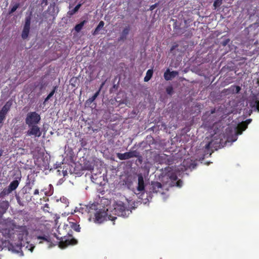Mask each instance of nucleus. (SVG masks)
<instances>
[{
    "instance_id": "43",
    "label": "nucleus",
    "mask_w": 259,
    "mask_h": 259,
    "mask_svg": "<svg viewBox=\"0 0 259 259\" xmlns=\"http://www.w3.org/2000/svg\"><path fill=\"white\" fill-rule=\"evenodd\" d=\"M42 22H43V20H41L39 22V24H42Z\"/></svg>"
},
{
    "instance_id": "14",
    "label": "nucleus",
    "mask_w": 259,
    "mask_h": 259,
    "mask_svg": "<svg viewBox=\"0 0 259 259\" xmlns=\"http://www.w3.org/2000/svg\"><path fill=\"white\" fill-rule=\"evenodd\" d=\"M152 191L153 192L157 193L160 192V190L162 189V185L160 182H156L152 184Z\"/></svg>"
},
{
    "instance_id": "47",
    "label": "nucleus",
    "mask_w": 259,
    "mask_h": 259,
    "mask_svg": "<svg viewBox=\"0 0 259 259\" xmlns=\"http://www.w3.org/2000/svg\"><path fill=\"white\" fill-rule=\"evenodd\" d=\"M69 237H72V235H70Z\"/></svg>"
},
{
    "instance_id": "40",
    "label": "nucleus",
    "mask_w": 259,
    "mask_h": 259,
    "mask_svg": "<svg viewBox=\"0 0 259 259\" xmlns=\"http://www.w3.org/2000/svg\"><path fill=\"white\" fill-rule=\"evenodd\" d=\"M256 108L259 111V101H256Z\"/></svg>"
},
{
    "instance_id": "18",
    "label": "nucleus",
    "mask_w": 259,
    "mask_h": 259,
    "mask_svg": "<svg viewBox=\"0 0 259 259\" xmlns=\"http://www.w3.org/2000/svg\"><path fill=\"white\" fill-rule=\"evenodd\" d=\"M251 119L246 120L244 122H242L238 125V128H240L241 131H244L247 128V125L251 122Z\"/></svg>"
},
{
    "instance_id": "41",
    "label": "nucleus",
    "mask_w": 259,
    "mask_h": 259,
    "mask_svg": "<svg viewBox=\"0 0 259 259\" xmlns=\"http://www.w3.org/2000/svg\"><path fill=\"white\" fill-rule=\"evenodd\" d=\"M214 112H215V109H213V110H211V113H212H212H214Z\"/></svg>"
},
{
    "instance_id": "7",
    "label": "nucleus",
    "mask_w": 259,
    "mask_h": 259,
    "mask_svg": "<svg viewBox=\"0 0 259 259\" xmlns=\"http://www.w3.org/2000/svg\"><path fill=\"white\" fill-rule=\"evenodd\" d=\"M115 213L119 216L126 217L129 214V210L123 204H118L114 208Z\"/></svg>"
},
{
    "instance_id": "6",
    "label": "nucleus",
    "mask_w": 259,
    "mask_h": 259,
    "mask_svg": "<svg viewBox=\"0 0 259 259\" xmlns=\"http://www.w3.org/2000/svg\"><path fill=\"white\" fill-rule=\"evenodd\" d=\"M14 228L18 231L19 241L23 240L24 237H26L28 236V232L26 226L15 225Z\"/></svg>"
},
{
    "instance_id": "28",
    "label": "nucleus",
    "mask_w": 259,
    "mask_h": 259,
    "mask_svg": "<svg viewBox=\"0 0 259 259\" xmlns=\"http://www.w3.org/2000/svg\"><path fill=\"white\" fill-rule=\"evenodd\" d=\"M223 0H215L213 3V7H214V9L219 7L222 4Z\"/></svg>"
},
{
    "instance_id": "3",
    "label": "nucleus",
    "mask_w": 259,
    "mask_h": 259,
    "mask_svg": "<svg viewBox=\"0 0 259 259\" xmlns=\"http://www.w3.org/2000/svg\"><path fill=\"white\" fill-rule=\"evenodd\" d=\"M57 238L60 240L59 246L62 248H65L69 245H75L77 243L75 239L66 238V236L61 237L60 238L57 237Z\"/></svg>"
},
{
    "instance_id": "37",
    "label": "nucleus",
    "mask_w": 259,
    "mask_h": 259,
    "mask_svg": "<svg viewBox=\"0 0 259 259\" xmlns=\"http://www.w3.org/2000/svg\"><path fill=\"white\" fill-rule=\"evenodd\" d=\"M241 90V88L239 86H236L235 87V92L236 93H238Z\"/></svg>"
},
{
    "instance_id": "44",
    "label": "nucleus",
    "mask_w": 259,
    "mask_h": 259,
    "mask_svg": "<svg viewBox=\"0 0 259 259\" xmlns=\"http://www.w3.org/2000/svg\"><path fill=\"white\" fill-rule=\"evenodd\" d=\"M237 133L238 134H241L242 133V131H240V132L238 131Z\"/></svg>"
},
{
    "instance_id": "21",
    "label": "nucleus",
    "mask_w": 259,
    "mask_h": 259,
    "mask_svg": "<svg viewBox=\"0 0 259 259\" xmlns=\"http://www.w3.org/2000/svg\"><path fill=\"white\" fill-rule=\"evenodd\" d=\"M31 17V16H26L25 19V24L23 27L30 29Z\"/></svg>"
},
{
    "instance_id": "35",
    "label": "nucleus",
    "mask_w": 259,
    "mask_h": 259,
    "mask_svg": "<svg viewBox=\"0 0 259 259\" xmlns=\"http://www.w3.org/2000/svg\"><path fill=\"white\" fill-rule=\"evenodd\" d=\"M212 141L211 142H209V143H208L205 146V149H209L210 147H211V145H212Z\"/></svg>"
},
{
    "instance_id": "38",
    "label": "nucleus",
    "mask_w": 259,
    "mask_h": 259,
    "mask_svg": "<svg viewBox=\"0 0 259 259\" xmlns=\"http://www.w3.org/2000/svg\"><path fill=\"white\" fill-rule=\"evenodd\" d=\"M182 182L180 180L177 181V186L181 187L182 185Z\"/></svg>"
},
{
    "instance_id": "27",
    "label": "nucleus",
    "mask_w": 259,
    "mask_h": 259,
    "mask_svg": "<svg viewBox=\"0 0 259 259\" xmlns=\"http://www.w3.org/2000/svg\"><path fill=\"white\" fill-rule=\"evenodd\" d=\"M57 89V87H55L53 90L49 93V94L47 96L45 100V102L48 101L54 94L56 92Z\"/></svg>"
},
{
    "instance_id": "33",
    "label": "nucleus",
    "mask_w": 259,
    "mask_h": 259,
    "mask_svg": "<svg viewBox=\"0 0 259 259\" xmlns=\"http://www.w3.org/2000/svg\"><path fill=\"white\" fill-rule=\"evenodd\" d=\"M230 39H229V38L226 39L222 42V45L223 46H226V45H227L228 44V43L230 42Z\"/></svg>"
},
{
    "instance_id": "10",
    "label": "nucleus",
    "mask_w": 259,
    "mask_h": 259,
    "mask_svg": "<svg viewBox=\"0 0 259 259\" xmlns=\"http://www.w3.org/2000/svg\"><path fill=\"white\" fill-rule=\"evenodd\" d=\"M145 184L144 181V178L142 175L138 176V183L137 187V191L139 192H142L145 190Z\"/></svg>"
},
{
    "instance_id": "46",
    "label": "nucleus",
    "mask_w": 259,
    "mask_h": 259,
    "mask_svg": "<svg viewBox=\"0 0 259 259\" xmlns=\"http://www.w3.org/2000/svg\"><path fill=\"white\" fill-rule=\"evenodd\" d=\"M42 242H43V241H40L39 242V243H42Z\"/></svg>"
},
{
    "instance_id": "8",
    "label": "nucleus",
    "mask_w": 259,
    "mask_h": 259,
    "mask_svg": "<svg viewBox=\"0 0 259 259\" xmlns=\"http://www.w3.org/2000/svg\"><path fill=\"white\" fill-rule=\"evenodd\" d=\"M178 74V72L177 71H170L168 69L164 73V77L166 80H171L172 78L175 77Z\"/></svg>"
},
{
    "instance_id": "42",
    "label": "nucleus",
    "mask_w": 259,
    "mask_h": 259,
    "mask_svg": "<svg viewBox=\"0 0 259 259\" xmlns=\"http://www.w3.org/2000/svg\"><path fill=\"white\" fill-rule=\"evenodd\" d=\"M34 247H31V248L30 249V251L32 252L33 251V249H34Z\"/></svg>"
},
{
    "instance_id": "32",
    "label": "nucleus",
    "mask_w": 259,
    "mask_h": 259,
    "mask_svg": "<svg viewBox=\"0 0 259 259\" xmlns=\"http://www.w3.org/2000/svg\"><path fill=\"white\" fill-rule=\"evenodd\" d=\"M174 30L177 34H182L184 33L183 31H181V29L180 28H177L176 26L174 27Z\"/></svg>"
},
{
    "instance_id": "1",
    "label": "nucleus",
    "mask_w": 259,
    "mask_h": 259,
    "mask_svg": "<svg viewBox=\"0 0 259 259\" xmlns=\"http://www.w3.org/2000/svg\"><path fill=\"white\" fill-rule=\"evenodd\" d=\"M95 222L98 223H101L104 221L107 220V218L109 220L114 221L116 219V217H113L111 215H108L107 213L104 209H99L94 214Z\"/></svg>"
},
{
    "instance_id": "2",
    "label": "nucleus",
    "mask_w": 259,
    "mask_h": 259,
    "mask_svg": "<svg viewBox=\"0 0 259 259\" xmlns=\"http://www.w3.org/2000/svg\"><path fill=\"white\" fill-rule=\"evenodd\" d=\"M41 118L40 115L35 111L30 112L27 113L25 123L28 126L37 124L40 121Z\"/></svg>"
},
{
    "instance_id": "22",
    "label": "nucleus",
    "mask_w": 259,
    "mask_h": 259,
    "mask_svg": "<svg viewBox=\"0 0 259 259\" xmlns=\"http://www.w3.org/2000/svg\"><path fill=\"white\" fill-rule=\"evenodd\" d=\"M104 25V21H100L98 26L96 27L94 32L93 33V35L97 34L99 33V31L100 30V29L102 28V27H103Z\"/></svg>"
},
{
    "instance_id": "20",
    "label": "nucleus",
    "mask_w": 259,
    "mask_h": 259,
    "mask_svg": "<svg viewBox=\"0 0 259 259\" xmlns=\"http://www.w3.org/2000/svg\"><path fill=\"white\" fill-rule=\"evenodd\" d=\"M130 31V27L129 26H127L123 29L122 32V35L120 37L119 40H123L126 38L127 35L128 34Z\"/></svg>"
},
{
    "instance_id": "19",
    "label": "nucleus",
    "mask_w": 259,
    "mask_h": 259,
    "mask_svg": "<svg viewBox=\"0 0 259 259\" xmlns=\"http://www.w3.org/2000/svg\"><path fill=\"white\" fill-rule=\"evenodd\" d=\"M87 22V21L83 20L81 21L80 23L76 24L74 27V30L77 32H79L82 29L84 25Z\"/></svg>"
},
{
    "instance_id": "4",
    "label": "nucleus",
    "mask_w": 259,
    "mask_h": 259,
    "mask_svg": "<svg viewBox=\"0 0 259 259\" xmlns=\"http://www.w3.org/2000/svg\"><path fill=\"white\" fill-rule=\"evenodd\" d=\"M139 153L137 150H133L124 153H117L116 156L119 159L123 160L132 158L137 157L139 156Z\"/></svg>"
},
{
    "instance_id": "29",
    "label": "nucleus",
    "mask_w": 259,
    "mask_h": 259,
    "mask_svg": "<svg viewBox=\"0 0 259 259\" xmlns=\"http://www.w3.org/2000/svg\"><path fill=\"white\" fill-rule=\"evenodd\" d=\"M12 192L11 191V190L9 189V188L8 187L7 188H5L3 191L2 192H1V195L2 196H5V195H9V194H10Z\"/></svg>"
},
{
    "instance_id": "23",
    "label": "nucleus",
    "mask_w": 259,
    "mask_h": 259,
    "mask_svg": "<svg viewBox=\"0 0 259 259\" xmlns=\"http://www.w3.org/2000/svg\"><path fill=\"white\" fill-rule=\"evenodd\" d=\"M30 29L28 28H23V30L21 34V37L23 39H26L29 34Z\"/></svg>"
},
{
    "instance_id": "13",
    "label": "nucleus",
    "mask_w": 259,
    "mask_h": 259,
    "mask_svg": "<svg viewBox=\"0 0 259 259\" xmlns=\"http://www.w3.org/2000/svg\"><path fill=\"white\" fill-rule=\"evenodd\" d=\"M105 84V82H103L98 91L97 92H96L95 93V94L92 96L91 97V98H90L88 100H87V102L88 103H90V104H91L92 102H93L97 98V97L99 96L100 93V91L101 90V89H102V88L103 87L104 85Z\"/></svg>"
},
{
    "instance_id": "31",
    "label": "nucleus",
    "mask_w": 259,
    "mask_h": 259,
    "mask_svg": "<svg viewBox=\"0 0 259 259\" xmlns=\"http://www.w3.org/2000/svg\"><path fill=\"white\" fill-rule=\"evenodd\" d=\"M6 114L0 111V123H2L6 118Z\"/></svg>"
},
{
    "instance_id": "12",
    "label": "nucleus",
    "mask_w": 259,
    "mask_h": 259,
    "mask_svg": "<svg viewBox=\"0 0 259 259\" xmlns=\"http://www.w3.org/2000/svg\"><path fill=\"white\" fill-rule=\"evenodd\" d=\"M12 104V100H9L6 103L5 105L2 107V109L0 111L7 114L8 112L10 110Z\"/></svg>"
},
{
    "instance_id": "39",
    "label": "nucleus",
    "mask_w": 259,
    "mask_h": 259,
    "mask_svg": "<svg viewBox=\"0 0 259 259\" xmlns=\"http://www.w3.org/2000/svg\"><path fill=\"white\" fill-rule=\"evenodd\" d=\"M38 194H39V190H38V189H35L34 190V191L33 194L34 195H37Z\"/></svg>"
},
{
    "instance_id": "36",
    "label": "nucleus",
    "mask_w": 259,
    "mask_h": 259,
    "mask_svg": "<svg viewBox=\"0 0 259 259\" xmlns=\"http://www.w3.org/2000/svg\"><path fill=\"white\" fill-rule=\"evenodd\" d=\"M16 199H17V202L19 203V205H23V204L21 202V201L20 200V197L19 196H16Z\"/></svg>"
},
{
    "instance_id": "34",
    "label": "nucleus",
    "mask_w": 259,
    "mask_h": 259,
    "mask_svg": "<svg viewBox=\"0 0 259 259\" xmlns=\"http://www.w3.org/2000/svg\"><path fill=\"white\" fill-rule=\"evenodd\" d=\"M48 5V0H42L41 5L42 7L46 6Z\"/></svg>"
},
{
    "instance_id": "26",
    "label": "nucleus",
    "mask_w": 259,
    "mask_h": 259,
    "mask_svg": "<svg viewBox=\"0 0 259 259\" xmlns=\"http://www.w3.org/2000/svg\"><path fill=\"white\" fill-rule=\"evenodd\" d=\"M81 6V4H77L73 9H72L68 12V14L70 15H74L78 11L79 9L80 8Z\"/></svg>"
},
{
    "instance_id": "16",
    "label": "nucleus",
    "mask_w": 259,
    "mask_h": 259,
    "mask_svg": "<svg viewBox=\"0 0 259 259\" xmlns=\"http://www.w3.org/2000/svg\"><path fill=\"white\" fill-rule=\"evenodd\" d=\"M19 184V182L18 180H14L13 181L10 183V185L8 186V188L11 190V191L12 192L18 187Z\"/></svg>"
},
{
    "instance_id": "11",
    "label": "nucleus",
    "mask_w": 259,
    "mask_h": 259,
    "mask_svg": "<svg viewBox=\"0 0 259 259\" xmlns=\"http://www.w3.org/2000/svg\"><path fill=\"white\" fill-rule=\"evenodd\" d=\"M35 180L33 178L32 180L29 178V176L27 177V182L24 189L26 193H29V191L32 189L33 186L34 184Z\"/></svg>"
},
{
    "instance_id": "5",
    "label": "nucleus",
    "mask_w": 259,
    "mask_h": 259,
    "mask_svg": "<svg viewBox=\"0 0 259 259\" xmlns=\"http://www.w3.org/2000/svg\"><path fill=\"white\" fill-rule=\"evenodd\" d=\"M29 130L26 132V135L28 136H33L34 137H39L41 135L40 127L37 125L28 126Z\"/></svg>"
},
{
    "instance_id": "24",
    "label": "nucleus",
    "mask_w": 259,
    "mask_h": 259,
    "mask_svg": "<svg viewBox=\"0 0 259 259\" xmlns=\"http://www.w3.org/2000/svg\"><path fill=\"white\" fill-rule=\"evenodd\" d=\"M20 7V4L19 3H16L14 4V5L10 8L8 12V14L9 15L12 14L14 12L16 11V10Z\"/></svg>"
},
{
    "instance_id": "25",
    "label": "nucleus",
    "mask_w": 259,
    "mask_h": 259,
    "mask_svg": "<svg viewBox=\"0 0 259 259\" xmlns=\"http://www.w3.org/2000/svg\"><path fill=\"white\" fill-rule=\"evenodd\" d=\"M70 227L76 232H80V227L79 225L76 223H70Z\"/></svg>"
},
{
    "instance_id": "45",
    "label": "nucleus",
    "mask_w": 259,
    "mask_h": 259,
    "mask_svg": "<svg viewBox=\"0 0 259 259\" xmlns=\"http://www.w3.org/2000/svg\"><path fill=\"white\" fill-rule=\"evenodd\" d=\"M153 8H154V6H151V10H153Z\"/></svg>"
},
{
    "instance_id": "9",
    "label": "nucleus",
    "mask_w": 259,
    "mask_h": 259,
    "mask_svg": "<svg viewBox=\"0 0 259 259\" xmlns=\"http://www.w3.org/2000/svg\"><path fill=\"white\" fill-rule=\"evenodd\" d=\"M35 238L38 240H42L44 241H46L49 243V246H52V239L49 235L44 234L42 235H35Z\"/></svg>"
},
{
    "instance_id": "17",
    "label": "nucleus",
    "mask_w": 259,
    "mask_h": 259,
    "mask_svg": "<svg viewBox=\"0 0 259 259\" xmlns=\"http://www.w3.org/2000/svg\"><path fill=\"white\" fill-rule=\"evenodd\" d=\"M153 74V70L152 69H150L147 70L146 72V76L144 78V80L145 82H147L150 80L151 77H152Z\"/></svg>"
},
{
    "instance_id": "15",
    "label": "nucleus",
    "mask_w": 259,
    "mask_h": 259,
    "mask_svg": "<svg viewBox=\"0 0 259 259\" xmlns=\"http://www.w3.org/2000/svg\"><path fill=\"white\" fill-rule=\"evenodd\" d=\"M9 207L8 202H6L0 205V217L1 218L3 215L6 212Z\"/></svg>"
},
{
    "instance_id": "30",
    "label": "nucleus",
    "mask_w": 259,
    "mask_h": 259,
    "mask_svg": "<svg viewBox=\"0 0 259 259\" xmlns=\"http://www.w3.org/2000/svg\"><path fill=\"white\" fill-rule=\"evenodd\" d=\"M166 92L167 94L171 95L174 93V89L172 86L167 87L166 88Z\"/></svg>"
}]
</instances>
